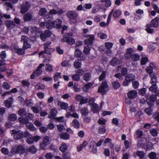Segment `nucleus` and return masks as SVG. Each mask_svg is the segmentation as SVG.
<instances>
[{
	"instance_id": "59",
	"label": "nucleus",
	"mask_w": 159,
	"mask_h": 159,
	"mask_svg": "<svg viewBox=\"0 0 159 159\" xmlns=\"http://www.w3.org/2000/svg\"><path fill=\"white\" fill-rule=\"evenodd\" d=\"M148 61V59L147 57H143L141 60V64L142 65H144Z\"/></svg>"
},
{
	"instance_id": "62",
	"label": "nucleus",
	"mask_w": 159,
	"mask_h": 159,
	"mask_svg": "<svg viewBox=\"0 0 159 159\" xmlns=\"http://www.w3.org/2000/svg\"><path fill=\"white\" fill-rule=\"evenodd\" d=\"M136 135L137 136V138H139L141 137L143 135V131L140 130V129H138L136 132Z\"/></svg>"
},
{
	"instance_id": "37",
	"label": "nucleus",
	"mask_w": 159,
	"mask_h": 159,
	"mask_svg": "<svg viewBox=\"0 0 159 159\" xmlns=\"http://www.w3.org/2000/svg\"><path fill=\"white\" fill-rule=\"evenodd\" d=\"M45 70L48 72H51L53 70V66L48 63L45 66Z\"/></svg>"
},
{
	"instance_id": "21",
	"label": "nucleus",
	"mask_w": 159,
	"mask_h": 159,
	"mask_svg": "<svg viewBox=\"0 0 159 159\" xmlns=\"http://www.w3.org/2000/svg\"><path fill=\"white\" fill-rule=\"evenodd\" d=\"M42 71H39L37 69L34 70L30 76V79H34L35 76H38L42 74Z\"/></svg>"
},
{
	"instance_id": "34",
	"label": "nucleus",
	"mask_w": 159,
	"mask_h": 159,
	"mask_svg": "<svg viewBox=\"0 0 159 159\" xmlns=\"http://www.w3.org/2000/svg\"><path fill=\"white\" fill-rule=\"evenodd\" d=\"M20 123L23 124H27L29 122V120L26 117H19L18 119Z\"/></svg>"
},
{
	"instance_id": "39",
	"label": "nucleus",
	"mask_w": 159,
	"mask_h": 159,
	"mask_svg": "<svg viewBox=\"0 0 159 159\" xmlns=\"http://www.w3.org/2000/svg\"><path fill=\"white\" fill-rule=\"evenodd\" d=\"M91 74L89 72L86 73L83 76L84 80L86 82L89 81L91 79Z\"/></svg>"
},
{
	"instance_id": "25",
	"label": "nucleus",
	"mask_w": 159,
	"mask_h": 159,
	"mask_svg": "<svg viewBox=\"0 0 159 159\" xmlns=\"http://www.w3.org/2000/svg\"><path fill=\"white\" fill-rule=\"evenodd\" d=\"M91 106V110L94 113H99V106L97 103H94Z\"/></svg>"
},
{
	"instance_id": "8",
	"label": "nucleus",
	"mask_w": 159,
	"mask_h": 159,
	"mask_svg": "<svg viewBox=\"0 0 159 159\" xmlns=\"http://www.w3.org/2000/svg\"><path fill=\"white\" fill-rule=\"evenodd\" d=\"M12 133L13 134L14 138L15 140L21 139L23 138V132L21 130L14 129L12 130Z\"/></svg>"
},
{
	"instance_id": "38",
	"label": "nucleus",
	"mask_w": 159,
	"mask_h": 159,
	"mask_svg": "<svg viewBox=\"0 0 159 159\" xmlns=\"http://www.w3.org/2000/svg\"><path fill=\"white\" fill-rule=\"evenodd\" d=\"M18 113L19 116L22 117L25 116L26 115L27 112L25 109L21 108L18 111Z\"/></svg>"
},
{
	"instance_id": "23",
	"label": "nucleus",
	"mask_w": 159,
	"mask_h": 159,
	"mask_svg": "<svg viewBox=\"0 0 159 159\" xmlns=\"http://www.w3.org/2000/svg\"><path fill=\"white\" fill-rule=\"evenodd\" d=\"M6 26L8 29H12L16 26V24L13 21L7 20L6 22Z\"/></svg>"
},
{
	"instance_id": "36",
	"label": "nucleus",
	"mask_w": 159,
	"mask_h": 159,
	"mask_svg": "<svg viewBox=\"0 0 159 159\" xmlns=\"http://www.w3.org/2000/svg\"><path fill=\"white\" fill-rule=\"evenodd\" d=\"M136 155L139 157L140 159H143V158L144 157L145 154L143 151H137L136 152Z\"/></svg>"
},
{
	"instance_id": "19",
	"label": "nucleus",
	"mask_w": 159,
	"mask_h": 159,
	"mask_svg": "<svg viewBox=\"0 0 159 159\" xmlns=\"http://www.w3.org/2000/svg\"><path fill=\"white\" fill-rule=\"evenodd\" d=\"M137 93L136 90H131L127 94L128 98L131 99L135 98L137 95Z\"/></svg>"
},
{
	"instance_id": "10",
	"label": "nucleus",
	"mask_w": 159,
	"mask_h": 159,
	"mask_svg": "<svg viewBox=\"0 0 159 159\" xmlns=\"http://www.w3.org/2000/svg\"><path fill=\"white\" fill-rule=\"evenodd\" d=\"M40 38L41 40L43 41H45L46 39L50 37L52 35L51 31L49 30H46L44 33H40Z\"/></svg>"
},
{
	"instance_id": "9",
	"label": "nucleus",
	"mask_w": 159,
	"mask_h": 159,
	"mask_svg": "<svg viewBox=\"0 0 159 159\" xmlns=\"http://www.w3.org/2000/svg\"><path fill=\"white\" fill-rule=\"evenodd\" d=\"M66 15L70 21H71L72 20H74L75 21L73 23H75L76 22L77 15L74 11H68L66 13Z\"/></svg>"
},
{
	"instance_id": "41",
	"label": "nucleus",
	"mask_w": 159,
	"mask_h": 159,
	"mask_svg": "<svg viewBox=\"0 0 159 159\" xmlns=\"http://www.w3.org/2000/svg\"><path fill=\"white\" fill-rule=\"evenodd\" d=\"M72 125L76 129L79 128L80 126V123L76 119H74L72 121Z\"/></svg>"
},
{
	"instance_id": "54",
	"label": "nucleus",
	"mask_w": 159,
	"mask_h": 159,
	"mask_svg": "<svg viewBox=\"0 0 159 159\" xmlns=\"http://www.w3.org/2000/svg\"><path fill=\"white\" fill-rule=\"evenodd\" d=\"M84 42L85 44L87 45V46H92L93 45V42L91 40L88 39H85L84 41Z\"/></svg>"
},
{
	"instance_id": "63",
	"label": "nucleus",
	"mask_w": 159,
	"mask_h": 159,
	"mask_svg": "<svg viewBox=\"0 0 159 159\" xmlns=\"http://www.w3.org/2000/svg\"><path fill=\"white\" fill-rule=\"evenodd\" d=\"M71 77L72 80L74 81H78L80 79V76L77 74L72 75Z\"/></svg>"
},
{
	"instance_id": "58",
	"label": "nucleus",
	"mask_w": 159,
	"mask_h": 159,
	"mask_svg": "<svg viewBox=\"0 0 159 159\" xmlns=\"http://www.w3.org/2000/svg\"><path fill=\"white\" fill-rule=\"evenodd\" d=\"M25 103L26 105L28 107H31L33 104L32 100L31 99H26L25 102Z\"/></svg>"
},
{
	"instance_id": "7",
	"label": "nucleus",
	"mask_w": 159,
	"mask_h": 159,
	"mask_svg": "<svg viewBox=\"0 0 159 159\" xmlns=\"http://www.w3.org/2000/svg\"><path fill=\"white\" fill-rule=\"evenodd\" d=\"M44 21L46 22V26L48 29H51V25L53 20V17L52 16L50 15L49 13L46 14L44 17Z\"/></svg>"
},
{
	"instance_id": "27",
	"label": "nucleus",
	"mask_w": 159,
	"mask_h": 159,
	"mask_svg": "<svg viewBox=\"0 0 159 159\" xmlns=\"http://www.w3.org/2000/svg\"><path fill=\"white\" fill-rule=\"evenodd\" d=\"M32 14L29 13L25 14L23 16V19L25 21H30L32 18Z\"/></svg>"
},
{
	"instance_id": "56",
	"label": "nucleus",
	"mask_w": 159,
	"mask_h": 159,
	"mask_svg": "<svg viewBox=\"0 0 159 159\" xmlns=\"http://www.w3.org/2000/svg\"><path fill=\"white\" fill-rule=\"evenodd\" d=\"M157 154L154 152H151L148 154V157L150 159H157L156 157Z\"/></svg>"
},
{
	"instance_id": "17",
	"label": "nucleus",
	"mask_w": 159,
	"mask_h": 159,
	"mask_svg": "<svg viewBox=\"0 0 159 159\" xmlns=\"http://www.w3.org/2000/svg\"><path fill=\"white\" fill-rule=\"evenodd\" d=\"M90 148H91V152L93 153H95L97 152V148L96 146V142L93 141H91L90 145L89 146Z\"/></svg>"
},
{
	"instance_id": "5",
	"label": "nucleus",
	"mask_w": 159,
	"mask_h": 159,
	"mask_svg": "<svg viewBox=\"0 0 159 159\" xmlns=\"http://www.w3.org/2000/svg\"><path fill=\"white\" fill-rule=\"evenodd\" d=\"M146 101L148 105L150 107H152L157 98L156 96L154 94L149 96L146 95Z\"/></svg>"
},
{
	"instance_id": "11",
	"label": "nucleus",
	"mask_w": 159,
	"mask_h": 159,
	"mask_svg": "<svg viewBox=\"0 0 159 159\" xmlns=\"http://www.w3.org/2000/svg\"><path fill=\"white\" fill-rule=\"evenodd\" d=\"M30 8V5L28 2H23L21 6L20 13L22 14H25L27 11Z\"/></svg>"
},
{
	"instance_id": "60",
	"label": "nucleus",
	"mask_w": 159,
	"mask_h": 159,
	"mask_svg": "<svg viewBox=\"0 0 159 159\" xmlns=\"http://www.w3.org/2000/svg\"><path fill=\"white\" fill-rule=\"evenodd\" d=\"M146 71L147 73L149 74L150 75L151 74H153V68L151 66H149L147 67L146 68Z\"/></svg>"
},
{
	"instance_id": "42",
	"label": "nucleus",
	"mask_w": 159,
	"mask_h": 159,
	"mask_svg": "<svg viewBox=\"0 0 159 159\" xmlns=\"http://www.w3.org/2000/svg\"><path fill=\"white\" fill-rule=\"evenodd\" d=\"M47 10L45 8H41L39 12V15L41 16H43L46 14Z\"/></svg>"
},
{
	"instance_id": "16",
	"label": "nucleus",
	"mask_w": 159,
	"mask_h": 159,
	"mask_svg": "<svg viewBox=\"0 0 159 159\" xmlns=\"http://www.w3.org/2000/svg\"><path fill=\"white\" fill-rule=\"evenodd\" d=\"M57 113V110L55 108H52L51 110L50 114L48 115V117L51 120L54 119Z\"/></svg>"
},
{
	"instance_id": "33",
	"label": "nucleus",
	"mask_w": 159,
	"mask_h": 159,
	"mask_svg": "<svg viewBox=\"0 0 159 159\" xmlns=\"http://www.w3.org/2000/svg\"><path fill=\"white\" fill-rule=\"evenodd\" d=\"M112 85L115 90L118 89L121 86L120 83L118 82L117 80L112 82Z\"/></svg>"
},
{
	"instance_id": "49",
	"label": "nucleus",
	"mask_w": 159,
	"mask_h": 159,
	"mask_svg": "<svg viewBox=\"0 0 159 159\" xmlns=\"http://www.w3.org/2000/svg\"><path fill=\"white\" fill-rule=\"evenodd\" d=\"M8 118L10 121H14L17 119V117L16 114H12L9 116Z\"/></svg>"
},
{
	"instance_id": "52",
	"label": "nucleus",
	"mask_w": 159,
	"mask_h": 159,
	"mask_svg": "<svg viewBox=\"0 0 159 159\" xmlns=\"http://www.w3.org/2000/svg\"><path fill=\"white\" fill-rule=\"evenodd\" d=\"M5 106L8 108H10L12 107V103L11 101L6 100L4 102Z\"/></svg>"
},
{
	"instance_id": "28",
	"label": "nucleus",
	"mask_w": 159,
	"mask_h": 159,
	"mask_svg": "<svg viewBox=\"0 0 159 159\" xmlns=\"http://www.w3.org/2000/svg\"><path fill=\"white\" fill-rule=\"evenodd\" d=\"M82 116H87L89 113L88 109L87 107H84L81 109L80 110Z\"/></svg>"
},
{
	"instance_id": "53",
	"label": "nucleus",
	"mask_w": 159,
	"mask_h": 159,
	"mask_svg": "<svg viewBox=\"0 0 159 159\" xmlns=\"http://www.w3.org/2000/svg\"><path fill=\"white\" fill-rule=\"evenodd\" d=\"M106 77V72L105 71H103L99 77V81H101L103 80Z\"/></svg>"
},
{
	"instance_id": "6",
	"label": "nucleus",
	"mask_w": 159,
	"mask_h": 159,
	"mask_svg": "<svg viewBox=\"0 0 159 159\" xmlns=\"http://www.w3.org/2000/svg\"><path fill=\"white\" fill-rule=\"evenodd\" d=\"M109 85L106 81H103L98 87V92L99 93H105L108 90Z\"/></svg>"
},
{
	"instance_id": "61",
	"label": "nucleus",
	"mask_w": 159,
	"mask_h": 159,
	"mask_svg": "<svg viewBox=\"0 0 159 159\" xmlns=\"http://www.w3.org/2000/svg\"><path fill=\"white\" fill-rule=\"evenodd\" d=\"M31 47L30 44L28 42V41L23 43V49H26Z\"/></svg>"
},
{
	"instance_id": "46",
	"label": "nucleus",
	"mask_w": 159,
	"mask_h": 159,
	"mask_svg": "<svg viewBox=\"0 0 159 159\" xmlns=\"http://www.w3.org/2000/svg\"><path fill=\"white\" fill-rule=\"evenodd\" d=\"M25 49L22 48H16L15 49L16 50V52L18 55H22L25 53Z\"/></svg>"
},
{
	"instance_id": "44",
	"label": "nucleus",
	"mask_w": 159,
	"mask_h": 159,
	"mask_svg": "<svg viewBox=\"0 0 159 159\" xmlns=\"http://www.w3.org/2000/svg\"><path fill=\"white\" fill-rule=\"evenodd\" d=\"M91 51V48L89 46H85L83 51V52L86 55L89 54Z\"/></svg>"
},
{
	"instance_id": "64",
	"label": "nucleus",
	"mask_w": 159,
	"mask_h": 159,
	"mask_svg": "<svg viewBox=\"0 0 159 159\" xmlns=\"http://www.w3.org/2000/svg\"><path fill=\"white\" fill-rule=\"evenodd\" d=\"M152 116L157 121L159 122V112H155L153 115Z\"/></svg>"
},
{
	"instance_id": "45",
	"label": "nucleus",
	"mask_w": 159,
	"mask_h": 159,
	"mask_svg": "<svg viewBox=\"0 0 159 159\" xmlns=\"http://www.w3.org/2000/svg\"><path fill=\"white\" fill-rule=\"evenodd\" d=\"M62 159H71L70 154L68 152L64 153L62 155Z\"/></svg>"
},
{
	"instance_id": "35",
	"label": "nucleus",
	"mask_w": 159,
	"mask_h": 159,
	"mask_svg": "<svg viewBox=\"0 0 159 159\" xmlns=\"http://www.w3.org/2000/svg\"><path fill=\"white\" fill-rule=\"evenodd\" d=\"M60 103H61L60 107L61 109L65 110H67L68 108V104L67 103L64 102L61 103V102L60 101L57 103L58 105H59Z\"/></svg>"
},
{
	"instance_id": "30",
	"label": "nucleus",
	"mask_w": 159,
	"mask_h": 159,
	"mask_svg": "<svg viewBox=\"0 0 159 159\" xmlns=\"http://www.w3.org/2000/svg\"><path fill=\"white\" fill-rule=\"evenodd\" d=\"M93 85L91 82L88 83L87 84H85L83 88V90L85 92H87L89 89Z\"/></svg>"
},
{
	"instance_id": "1",
	"label": "nucleus",
	"mask_w": 159,
	"mask_h": 159,
	"mask_svg": "<svg viewBox=\"0 0 159 159\" xmlns=\"http://www.w3.org/2000/svg\"><path fill=\"white\" fill-rule=\"evenodd\" d=\"M135 76L134 75L132 74H129L127 75L125 77V79L124 80L122 85L125 86H128L132 81V86L134 89H136L139 87V84L137 81H134L135 79Z\"/></svg>"
},
{
	"instance_id": "40",
	"label": "nucleus",
	"mask_w": 159,
	"mask_h": 159,
	"mask_svg": "<svg viewBox=\"0 0 159 159\" xmlns=\"http://www.w3.org/2000/svg\"><path fill=\"white\" fill-rule=\"evenodd\" d=\"M131 59L134 61H136L139 60L140 56L137 54H133L131 55Z\"/></svg>"
},
{
	"instance_id": "50",
	"label": "nucleus",
	"mask_w": 159,
	"mask_h": 159,
	"mask_svg": "<svg viewBox=\"0 0 159 159\" xmlns=\"http://www.w3.org/2000/svg\"><path fill=\"white\" fill-rule=\"evenodd\" d=\"M61 73L57 72L55 74L53 77V79L55 81H57L59 78H61Z\"/></svg>"
},
{
	"instance_id": "15",
	"label": "nucleus",
	"mask_w": 159,
	"mask_h": 159,
	"mask_svg": "<svg viewBox=\"0 0 159 159\" xmlns=\"http://www.w3.org/2000/svg\"><path fill=\"white\" fill-rule=\"evenodd\" d=\"M113 11L114 9H112L111 12L110 13L107 17V22L106 23L103 21L99 23V25L101 27H105L107 25H108L109 24L111 20V18L112 14L113 13Z\"/></svg>"
},
{
	"instance_id": "48",
	"label": "nucleus",
	"mask_w": 159,
	"mask_h": 159,
	"mask_svg": "<svg viewBox=\"0 0 159 159\" xmlns=\"http://www.w3.org/2000/svg\"><path fill=\"white\" fill-rule=\"evenodd\" d=\"M101 2L105 3V6L106 7H108L111 5V2L110 0H101Z\"/></svg>"
},
{
	"instance_id": "31",
	"label": "nucleus",
	"mask_w": 159,
	"mask_h": 159,
	"mask_svg": "<svg viewBox=\"0 0 159 159\" xmlns=\"http://www.w3.org/2000/svg\"><path fill=\"white\" fill-rule=\"evenodd\" d=\"M68 149V147L66 143H62L59 147V150L62 152L65 153Z\"/></svg>"
},
{
	"instance_id": "32",
	"label": "nucleus",
	"mask_w": 159,
	"mask_h": 159,
	"mask_svg": "<svg viewBox=\"0 0 159 159\" xmlns=\"http://www.w3.org/2000/svg\"><path fill=\"white\" fill-rule=\"evenodd\" d=\"M30 32L32 34H37L41 33L39 29L36 27H32L30 30Z\"/></svg>"
},
{
	"instance_id": "29",
	"label": "nucleus",
	"mask_w": 159,
	"mask_h": 159,
	"mask_svg": "<svg viewBox=\"0 0 159 159\" xmlns=\"http://www.w3.org/2000/svg\"><path fill=\"white\" fill-rule=\"evenodd\" d=\"M106 130L105 126L102 125L99 127L97 132L99 134H102L105 133Z\"/></svg>"
},
{
	"instance_id": "14",
	"label": "nucleus",
	"mask_w": 159,
	"mask_h": 159,
	"mask_svg": "<svg viewBox=\"0 0 159 159\" xmlns=\"http://www.w3.org/2000/svg\"><path fill=\"white\" fill-rule=\"evenodd\" d=\"M75 98L78 101L80 102V105L85 104L88 102V99L87 98H84L80 95H77Z\"/></svg>"
},
{
	"instance_id": "13",
	"label": "nucleus",
	"mask_w": 159,
	"mask_h": 159,
	"mask_svg": "<svg viewBox=\"0 0 159 159\" xmlns=\"http://www.w3.org/2000/svg\"><path fill=\"white\" fill-rule=\"evenodd\" d=\"M50 26L51 29L53 27L60 28L61 26L62 21L60 19H57L55 20L52 21Z\"/></svg>"
},
{
	"instance_id": "26",
	"label": "nucleus",
	"mask_w": 159,
	"mask_h": 159,
	"mask_svg": "<svg viewBox=\"0 0 159 159\" xmlns=\"http://www.w3.org/2000/svg\"><path fill=\"white\" fill-rule=\"evenodd\" d=\"M83 61L81 60V59H78L75 61L74 62V67L77 69H79L81 67L82 65L81 61Z\"/></svg>"
},
{
	"instance_id": "24",
	"label": "nucleus",
	"mask_w": 159,
	"mask_h": 159,
	"mask_svg": "<svg viewBox=\"0 0 159 159\" xmlns=\"http://www.w3.org/2000/svg\"><path fill=\"white\" fill-rule=\"evenodd\" d=\"M122 14L121 11L119 9L116 10L115 11H113V16L114 18H117L119 17Z\"/></svg>"
},
{
	"instance_id": "47",
	"label": "nucleus",
	"mask_w": 159,
	"mask_h": 159,
	"mask_svg": "<svg viewBox=\"0 0 159 159\" xmlns=\"http://www.w3.org/2000/svg\"><path fill=\"white\" fill-rule=\"evenodd\" d=\"M29 151L32 154H34L37 151V149L34 145H32L29 147Z\"/></svg>"
},
{
	"instance_id": "2",
	"label": "nucleus",
	"mask_w": 159,
	"mask_h": 159,
	"mask_svg": "<svg viewBox=\"0 0 159 159\" xmlns=\"http://www.w3.org/2000/svg\"><path fill=\"white\" fill-rule=\"evenodd\" d=\"M159 18L156 17L151 21L150 24H147L146 26L145 30L148 34H152L154 31V29L152 28H157L158 26Z\"/></svg>"
},
{
	"instance_id": "4",
	"label": "nucleus",
	"mask_w": 159,
	"mask_h": 159,
	"mask_svg": "<svg viewBox=\"0 0 159 159\" xmlns=\"http://www.w3.org/2000/svg\"><path fill=\"white\" fill-rule=\"evenodd\" d=\"M25 151V148L22 145H18L15 146L12 148L11 152L14 154H19L22 155L24 154Z\"/></svg>"
},
{
	"instance_id": "57",
	"label": "nucleus",
	"mask_w": 159,
	"mask_h": 159,
	"mask_svg": "<svg viewBox=\"0 0 159 159\" xmlns=\"http://www.w3.org/2000/svg\"><path fill=\"white\" fill-rule=\"evenodd\" d=\"M157 89V84H152L149 88V90L152 92L153 93Z\"/></svg>"
},
{
	"instance_id": "22",
	"label": "nucleus",
	"mask_w": 159,
	"mask_h": 159,
	"mask_svg": "<svg viewBox=\"0 0 159 159\" xmlns=\"http://www.w3.org/2000/svg\"><path fill=\"white\" fill-rule=\"evenodd\" d=\"M60 137L61 139L67 140L70 139V135L67 132H63L60 134Z\"/></svg>"
},
{
	"instance_id": "20",
	"label": "nucleus",
	"mask_w": 159,
	"mask_h": 159,
	"mask_svg": "<svg viewBox=\"0 0 159 159\" xmlns=\"http://www.w3.org/2000/svg\"><path fill=\"white\" fill-rule=\"evenodd\" d=\"M51 43H45L43 45V48L44 49V51H45V53L47 54H50L51 52V48L49 47V45L51 44Z\"/></svg>"
},
{
	"instance_id": "55",
	"label": "nucleus",
	"mask_w": 159,
	"mask_h": 159,
	"mask_svg": "<svg viewBox=\"0 0 159 159\" xmlns=\"http://www.w3.org/2000/svg\"><path fill=\"white\" fill-rule=\"evenodd\" d=\"M152 107H150L145 109V112L148 115H151L152 112Z\"/></svg>"
},
{
	"instance_id": "51",
	"label": "nucleus",
	"mask_w": 159,
	"mask_h": 159,
	"mask_svg": "<svg viewBox=\"0 0 159 159\" xmlns=\"http://www.w3.org/2000/svg\"><path fill=\"white\" fill-rule=\"evenodd\" d=\"M26 142L29 144H31L33 143V138L32 136H30L26 138Z\"/></svg>"
},
{
	"instance_id": "3",
	"label": "nucleus",
	"mask_w": 159,
	"mask_h": 159,
	"mask_svg": "<svg viewBox=\"0 0 159 159\" xmlns=\"http://www.w3.org/2000/svg\"><path fill=\"white\" fill-rule=\"evenodd\" d=\"M73 34L72 33H66L63 35V38L61 39L62 42H66L68 44L72 45L75 43V39L72 38Z\"/></svg>"
},
{
	"instance_id": "18",
	"label": "nucleus",
	"mask_w": 159,
	"mask_h": 159,
	"mask_svg": "<svg viewBox=\"0 0 159 159\" xmlns=\"http://www.w3.org/2000/svg\"><path fill=\"white\" fill-rule=\"evenodd\" d=\"M151 78L150 83L151 84H157V77L156 73L151 74L149 75Z\"/></svg>"
},
{
	"instance_id": "43",
	"label": "nucleus",
	"mask_w": 159,
	"mask_h": 159,
	"mask_svg": "<svg viewBox=\"0 0 159 159\" xmlns=\"http://www.w3.org/2000/svg\"><path fill=\"white\" fill-rule=\"evenodd\" d=\"M119 60L116 57H114L110 62V64L112 66H115L118 64Z\"/></svg>"
},
{
	"instance_id": "12",
	"label": "nucleus",
	"mask_w": 159,
	"mask_h": 159,
	"mask_svg": "<svg viewBox=\"0 0 159 159\" xmlns=\"http://www.w3.org/2000/svg\"><path fill=\"white\" fill-rule=\"evenodd\" d=\"M74 56L75 57L80 58V59L83 61H84L86 59L85 56L82 54V52L78 48H76L75 50Z\"/></svg>"
}]
</instances>
